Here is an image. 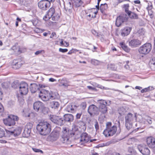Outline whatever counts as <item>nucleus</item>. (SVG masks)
Instances as JSON below:
<instances>
[{
  "mask_svg": "<svg viewBox=\"0 0 155 155\" xmlns=\"http://www.w3.org/2000/svg\"><path fill=\"white\" fill-rule=\"evenodd\" d=\"M107 4H101L100 7V9L101 12H103L104 10L107 9Z\"/></svg>",
  "mask_w": 155,
  "mask_h": 155,
  "instance_id": "37",
  "label": "nucleus"
},
{
  "mask_svg": "<svg viewBox=\"0 0 155 155\" xmlns=\"http://www.w3.org/2000/svg\"><path fill=\"white\" fill-rule=\"evenodd\" d=\"M120 45L122 48L126 52H128L130 51V49L125 45L124 42H121L120 43Z\"/></svg>",
  "mask_w": 155,
  "mask_h": 155,
  "instance_id": "24",
  "label": "nucleus"
},
{
  "mask_svg": "<svg viewBox=\"0 0 155 155\" xmlns=\"http://www.w3.org/2000/svg\"><path fill=\"white\" fill-rule=\"evenodd\" d=\"M50 106L52 108H58L59 106V104L57 101H53L50 103Z\"/></svg>",
  "mask_w": 155,
  "mask_h": 155,
  "instance_id": "28",
  "label": "nucleus"
},
{
  "mask_svg": "<svg viewBox=\"0 0 155 155\" xmlns=\"http://www.w3.org/2000/svg\"><path fill=\"white\" fill-rule=\"evenodd\" d=\"M18 119V117L16 116L11 115L8 117L3 120L4 124L9 126H11L15 125V121Z\"/></svg>",
  "mask_w": 155,
  "mask_h": 155,
  "instance_id": "5",
  "label": "nucleus"
},
{
  "mask_svg": "<svg viewBox=\"0 0 155 155\" xmlns=\"http://www.w3.org/2000/svg\"><path fill=\"white\" fill-rule=\"evenodd\" d=\"M107 68H110L114 71H115L116 69V67L114 64H108Z\"/></svg>",
  "mask_w": 155,
  "mask_h": 155,
  "instance_id": "40",
  "label": "nucleus"
},
{
  "mask_svg": "<svg viewBox=\"0 0 155 155\" xmlns=\"http://www.w3.org/2000/svg\"><path fill=\"white\" fill-rule=\"evenodd\" d=\"M91 138L86 133H82L81 135L79 143L81 145H83L88 142Z\"/></svg>",
  "mask_w": 155,
  "mask_h": 155,
  "instance_id": "12",
  "label": "nucleus"
},
{
  "mask_svg": "<svg viewBox=\"0 0 155 155\" xmlns=\"http://www.w3.org/2000/svg\"><path fill=\"white\" fill-rule=\"evenodd\" d=\"M55 12V10L54 8L52 7L50 8L47 12L46 15L43 18V19L45 21H47L51 19Z\"/></svg>",
  "mask_w": 155,
  "mask_h": 155,
  "instance_id": "16",
  "label": "nucleus"
},
{
  "mask_svg": "<svg viewBox=\"0 0 155 155\" xmlns=\"http://www.w3.org/2000/svg\"><path fill=\"white\" fill-rule=\"evenodd\" d=\"M22 62L20 59L14 60L12 63V66L13 68L17 69L19 68L22 65Z\"/></svg>",
  "mask_w": 155,
  "mask_h": 155,
  "instance_id": "20",
  "label": "nucleus"
},
{
  "mask_svg": "<svg viewBox=\"0 0 155 155\" xmlns=\"http://www.w3.org/2000/svg\"><path fill=\"white\" fill-rule=\"evenodd\" d=\"M4 110V108L2 106V104L0 102V112H2Z\"/></svg>",
  "mask_w": 155,
  "mask_h": 155,
  "instance_id": "61",
  "label": "nucleus"
},
{
  "mask_svg": "<svg viewBox=\"0 0 155 155\" xmlns=\"http://www.w3.org/2000/svg\"><path fill=\"white\" fill-rule=\"evenodd\" d=\"M119 114L121 115L124 114L126 112V109L123 107H120L118 110Z\"/></svg>",
  "mask_w": 155,
  "mask_h": 155,
  "instance_id": "36",
  "label": "nucleus"
},
{
  "mask_svg": "<svg viewBox=\"0 0 155 155\" xmlns=\"http://www.w3.org/2000/svg\"><path fill=\"white\" fill-rule=\"evenodd\" d=\"M32 149L36 153L40 152L41 153H43V151L42 150L39 149L32 148Z\"/></svg>",
  "mask_w": 155,
  "mask_h": 155,
  "instance_id": "47",
  "label": "nucleus"
},
{
  "mask_svg": "<svg viewBox=\"0 0 155 155\" xmlns=\"http://www.w3.org/2000/svg\"><path fill=\"white\" fill-rule=\"evenodd\" d=\"M120 45L122 48L126 52H128L130 51V49L125 45L124 42H121L120 43Z\"/></svg>",
  "mask_w": 155,
  "mask_h": 155,
  "instance_id": "26",
  "label": "nucleus"
},
{
  "mask_svg": "<svg viewBox=\"0 0 155 155\" xmlns=\"http://www.w3.org/2000/svg\"><path fill=\"white\" fill-rule=\"evenodd\" d=\"M33 126L32 124L31 123H28L26 125L25 128L29 129V130H31V129L32 128Z\"/></svg>",
  "mask_w": 155,
  "mask_h": 155,
  "instance_id": "42",
  "label": "nucleus"
},
{
  "mask_svg": "<svg viewBox=\"0 0 155 155\" xmlns=\"http://www.w3.org/2000/svg\"><path fill=\"white\" fill-rule=\"evenodd\" d=\"M54 37H56V34L55 32H53L52 33L51 35L50 36V38H52Z\"/></svg>",
  "mask_w": 155,
  "mask_h": 155,
  "instance_id": "62",
  "label": "nucleus"
},
{
  "mask_svg": "<svg viewBox=\"0 0 155 155\" xmlns=\"http://www.w3.org/2000/svg\"><path fill=\"white\" fill-rule=\"evenodd\" d=\"M44 105V104L40 101L36 102L33 104L34 109L35 111L39 112L41 110Z\"/></svg>",
  "mask_w": 155,
  "mask_h": 155,
  "instance_id": "18",
  "label": "nucleus"
},
{
  "mask_svg": "<svg viewBox=\"0 0 155 155\" xmlns=\"http://www.w3.org/2000/svg\"><path fill=\"white\" fill-rule=\"evenodd\" d=\"M35 31L37 33H40L42 32L43 31L42 30V29H40L39 28H36L35 29Z\"/></svg>",
  "mask_w": 155,
  "mask_h": 155,
  "instance_id": "55",
  "label": "nucleus"
},
{
  "mask_svg": "<svg viewBox=\"0 0 155 155\" xmlns=\"http://www.w3.org/2000/svg\"><path fill=\"white\" fill-rule=\"evenodd\" d=\"M147 121L149 124H152V121L150 117H149L147 119Z\"/></svg>",
  "mask_w": 155,
  "mask_h": 155,
  "instance_id": "63",
  "label": "nucleus"
},
{
  "mask_svg": "<svg viewBox=\"0 0 155 155\" xmlns=\"http://www.w3.org/2000/svg\"><path fill=\"white\" fill-rule=\"evenodd\" d=\"M99 103L100 104L99 105H101L104 104L106 105L107 103L104 100H100L99 101Z\"/></svg>",
  "mask_w": 155,
  "mask_h": 155,
  "instance_id": "49",
  "label": "nucleus"
},
{
  "mask_svg": "<svg viewBox=\"0 0 155 155\" xmlns=\"http://www.w3.org/2000/svg\"><path fill=\"white\" fill-rule=\"evenodd\" d=\"M141 43V40L139 39H134L129 41V45L130 46L133 47H136L140 45Z\"/></svg>",
  "mask_w": 155,
  "mask_h": 155,
  "instance_id": "17",
  "label": "nucleus"
},
{
  "mask_svg": "<svg viewBox=\"0 0 155 155\" xmlns=\"http://www.w3.org/2000/svg\"><path fill=\"white\" fill-rule=\"evenodd\" d=\"M91 63L92 64L94 65H97L100 64V62L97 60L95 59H92L91 60Z\"/></svg>",
  "mask_w": 155,
  "mask_h": 155,
  "instance_id": "43",
  "label": "nucleus"
},
{
  "mask_svg": "<svg viewBox=\"0 0 155 155\" xmlns=\"http://www.w3.org/2000/svg\"><path fill=\"white\" fill-rule=\"evenodd\" d=\"M129 17L131 18L137 19L138 18V15L135 13L132 12L130 11L129 12L127 13Z\"/></svg>",
  "mask_w": 155,
  "mask_h": 155,
  "instance_id": "31",
  "label": "nucleus"
},
{
  "mask_svg": "<svg viewBox=\"0 0 155 155\" xmlns=\"http://www.w3.org/2000/svg\"><path fill=\"white\" fill-rule=\"evenodd\" d=\"M152 49V45L150 43H146L140 48L139 51L143 54H147L149 53Z\"/></svg>",
  "mask_w": 155,
  "mask_h": 155,
  "instance_id": "8",
  "label": "nucleus"
},
{
  "mask_svg": "<svg viewBox=\"0 0 155 155\" xmlns=\"http://www.w3.org/2000/svg\"><path fill=\"white\" fill-rule=\"evenodd\" d=\"M149 65L151 68L155 70V58H152L150 60L149 62Z\"/></svg>",
  "mask_w": 155,
  "mask_h": 155,
  "instance_id": "30",
  "label": "nucleus"
},
{
  "mask_svg": "<svg viewBox=\"0 0 155 155\" xmlns=\"http://www.w3.org/2000/svg\"><path fill=\"white\" fill-rule=\"evenodd\" d=\"M42 107L41 110H40L39 112L42 113L44 114H47L49 111V109L45 107L44 104Z\"/></svg>",
  "mask_w": 155,
  "mask_h": 155,
  "instance_id": "34",
  "label": "nucleus"
},
{
  "mask_svg": "<svg viewBox=\"0 0 155 155\" xmlns=\"http://www.w3.org/2000/svg\"><path fill=\"white\" fill-rule=\"evenodd\" d=\"M128 151L131 153L134 154L135 153V151L134 150L132 147H130L128 149Z\"/></svg>",
  "mask_w": 155,
  "mask_h": 155,
  "instance_id": "56",
  "label": "nucleus"
},
{
  "mask_svg": "<svg viewBox=\"0 0 155 155\" xmlns=\"http://www.w3.org/2000/svg\"><path fill=\"white\" fill-rule=\"evenodd\" d=\"M129 63V61H127L126 62V63H127V64L126 65H125L124 66V68L127 69H130V67H129V65L128 64V63Z\"/></svg>",
  "mask_w": 155,
  "mask_h": 155,
  "instance_id": "60",
  "label": "nucleus"
},
{
  "mask_svg": "<svg viewBox=\"0 0 155 155\" xmlns=\"http://www.w3.org/2000/svg\"><path fill=\"white\" fill-rule=\"evenodd\" d=\"M74 5L76 7H79L83 4V2L81 0H74Z\"/></svg>",
  "mask_w": 155,
  "mask_h": 155,
  "instance_id": "27",
  "label": "nucleus"
},
{
  "mask_svg": "<svg viewBox=\"0 0 155 155\" xmlns=\"http://www.w3.org/2000/svg\"><path fill=\"white\" fill-rule=\"evenodd\" d=\"M59 134L58 132H52L47 137V140L48 141H53L57 140L59 137Z\"/></svg>",
  "mask_w": 155,
  "mask_h": 155,
  "instance_id": "14",
  "label": "nucleus"
},
{
  "mask_svg": "<svg viewBox=\"0 0 155 155\" xmlns=\"http://www.w3.org/2000/svg\"><path fill=\"white\" fill-rule=\"evenodd\" d=\"M81 107L82 109H84L86 107V103L85 102H82L81 105Z\"/></svg>",
  "mask_w": 155,
  "mask_h": 155,
  "instance_id": "50",
  "label": "nucleus"
},
{
  "mask_svg": "<svg viewBox=\"0 0 155 155\" xmlns=\"http://www.w3.org/2000/svg\"><path fill=\"white\" fill-rule=\"evenodd\" d=\"M88 12L89 13V14H88V13H87V15L86 17L88 20H91L92 18H94L95 17V15H94L92 11L89 10Z\"/></svg>",
  "mask_w": 155,
  "mask_h": 155,
  "instance_id": "29",
  "label": "nucleus"
},
{
  "mask_svg": "<svg viewBox=\"0 0 155 155\" xmlns=\"http://www.w3.org/2000/svg\"><path fill=\"white\" fill-rule=\"evenodd\" d=\"M96 86L97 87L101 89H106L105 87L100 84H97Z\"/></svg>",
  "mask_w": 155,
  "mask_h": 155,
  "instance_id": "57",
  "label": "nucleus"
},
{
  "mask_svg": "<svg viewBox=\"0 0 155 155\" xmlns=\"http://www.w3.org/2000/svg\"><path fill=\"white\" fill-rule=\"evenodd\" d=\"M120 45L122 48L126 52H128L130 51V49L125 45L124 42H121L120 43Z\"/></svg>",
  "mask_w": 155,
  "mask_h": 155,
  "instance_id": "25",
  "label": "nucleus"
},
{
  "mask_svg": "<svg viewBox=\"0 0 155 155\" xmlns=\"http://www.w3.org/2000/svg\"><path fill=\"white\" fill-rule=\"evenodd\" d=\"M147 142L149 147L151 148L155 147V139L154 138L151 137H148L147 139Z\"/></svg>",
  "mask_w": 155,
  "mask_h": 155,
  "instance_id": "19",
  "label": "nucleus"
},
{
  "mask_svg": "<svg viewBox=\"0 0 155 155\" xmlns=\"http://www.w3.org/2000/svg\"><path fill=\"white\" fill-rule=\"evenodd\" d=\"M91 33L95 36H97L98 35V33L94 29L91 30Z\"/></svg>",
  "mask_w": 155,
  "mask_h": 155,
  "instance_id": "54",
  "label": "nucleus"
},
{
  "mask_svg": "<svg viewBox=\"0 0 155 155\" xmlns=\"http://www.w3.org/2000/svg\"><path fill=\"white\" fill-rule=\"evenodd\" d=\"M124 7L125 8V11L126 13H127V12H129L130 11L129 10V5L128 4H125L124 5Z\"/></svg>",
  "mask_w": 155,
  "mask_h": 155,
  "instance_id": "46",
  "label": "nucleus"
},
{
  "mask_svg": "<svg viewBox=\"0 0 155 155\" xmlns=\"http://www.w3.org/2000/svg\"><path fill=\"white\" fill-rule=\"evenodd\" d=\"M148 90L149 91H152L153 90L154 87L152 86H150L147 87Z\"/></svg>",
  "mask_w": 155,
  "mask_h": 155,
  "instance_id": "64",
  "label": "nucleus"
},
{
  "mask_svg": "<svg viewBox=\"0 0 155 155\" xmlns=\"http://www.w3.org/2000/svg\"><path fill=\"white\" fill-rule=\"evenodd\" d=\"M54 0H42L38 3V7L43 10H46L51 5V2H53Z\"/></svg>",
  "mask_w": 155,
  "mask_h": 155,
  "instance_id": "7",
  "label": "nucleus"
},
{
  "mask_svg": "<svg viewBox=\"0 0 155 155\" xmlns=\"http://www.w3.org/2000/svg\"><path fill=\"white\" fill-rule=\"evenodd\" d=\"M99 111L102 114H105L107 111V107L106 105L104 104L99 106Z\"/></svg>",
  "mask_w": 155,
  "mask_h": 155,
  "instance_id": "23",
  "label": "nucleus"
},
{
  "mask_svg": "<svg viewBox=\"0 0 155 155\" xmlns=\"http://www.w3.org/2000/svg\"><path fill=\"white\" fill-rule=\"evenodd\" d=\"M152 5H151V3L150 4L148 5V6L147 7V9L148 11V12L149 13V11L152 8Z\"/></svg>",
  "mask_w": 155,
  "mask_h": 155,
  "instance_id": "59",
  "label": "nucleus"
},
{
  "mask_svg": "<svg viewBox=\"0 0 155 155\" xmlns=\"http://www.w3.org/2000/svg\"><path fill=\"white\" fill-rule=\"evenodd\" d=\"M147 91H149L147 87L144 88L142 89L141 91V92L142 93H143Z\"/></svg>",
  "mask_w": 155,
  "mask_h": 155,
  "instance_id": "58",
  "label": "nucleus"
},
{
  "mask_svg": "<svg viewBox=\"0 0 155 155\" xmlns=\"http://www.w3.org/2000/svg\"><path fill=\"white\" fill-rule=\"evenodd\" d=\"M71 131H69L68 128L66 127L63 128L61 141L63 143L66 144H71V141L69 137Z\"/></svg>",
  "mask_w": 155,
  "mask_h": 155,
  "instance_id": "4",
  "label": "nucleus"
},
{
  "mask_svg": "<svg viewBox=\"0 0 155 155\" xmlns=\"http://www.w3.org/2000/svg\"><path fill=\"white\" fill-rule=\"evenodd\" d=\"M137 148L140 152L143 155H148L150 152L149 149L147 147L139 145L137 146Z\"/></svg>",
  "mask_w": 155,
  "mask_h": 155,
  "instance_id": "15",
  "label": "nucleus"
},
{
  "mask_svg": "<svg viewBox=\"0 0 155 155\" xmlns=\"http://www.w3.org/2000/svg\"><path fill=\"white\" fill-rule=\"evenodd\" d=\"M94 123L95 128L96 130L97 131V130L99 129V126L97 120H96L95 121Z\"/></svg>",
  "mask_w": 155,
  "mask_h": 155,
  "instance_id": "48",
  "label": "nucleus"
},
{
  "mask_svg": "<svg viewBox=\"0 0 155 155\" xmlns=\"http://www.w3.org/2000/svg\"><path fill=\"white\" fill-rule=\"evenodd\" d=\"M23 115L25 117H30V114L28 112V110H23Z\"/></svg>",
  "mask_w": 155,
  "mask_h": 155,
  "instance_id": "45",
  "label": "nucleus"
},
{
  "mask_svg": "<svg viewBox=\"0 0 155 155\" xmlns=\"http://www.w3.org/2000/svg\"><path fill=\"white\" fill-rule=\"evenodd\" d=\"M82 114V112H80L79 113H78L76 116V119H80L81 116Z\"/></svg>",
  "mask_w": 155,
  "mask_h": 155,
  "instance_id": "52",
  "label": "nucleus"
},
{
  "mask_svg": "<svg viewBox=\"0 0 155 155\" xmlns=\"http://www.w3.org/2000/svg\"><path fill=\"white\" fill-rule=\"evenodd\" d=\"M88 111L91 115H97L99 114V111L97 107L93 104L89 106L88 109Z\"/></svg>",
  "mask_w": 155,
  "mask_h": 155,
  "instance_id": "13",
  "label": "nucleus"
},
{
  "mask_svg": "<svg viewBox=\"0 0 155 155\" xmlns=\"http://www.w3.org/2000/svg\"><path fill=\"white\" fill-rule=\"evenodd\" d=\"M31 132V130L25 128L23 133V136L24 137H28L29 136Z\"/></svg>",
  "mask_w": 155,
  "mask_h": 155,
  "instance_id": "32",
  "label": "nucleus"
},
{
  "mask_svg": "<svg viewBox=\"0 0 155 155\" xmlns=\"http://www.w3.org/2000/svg\"><path fill=\"white\" fill-rule=\"evenodd\" d=\"M45 87V86L44 85L39 84L38 86L35 83H33L31 84L30 89L32 93H35L37 91L40 90L39 97L43 101H46L50 99L53 100L55 98L56 96L52 92H49L44 89H39V87L42 88Z\"/></svg>",
  "mask_w": 155,
  "mask_h": 155,
  "instance_id": "1",
  "label": "nucleus"
},
{
  "mask_svg": "<svg viewBox=\"0 0 155 155\" xmlns=\"http://www.w3.org/2000/svg\"><path fill=\"white\" fill-rule=\"evenodd\" d=\"M44 53L45 51L44 50H38L35 53V54L36 55H38L41 53Z\"/></svg>",
  "mask_w": 155,
  "mask_h": 155,
  "instance_id": "51",
  "label": "nucleus"
},
{
  "mask_svg": "<svg viewBox=\"0 0 155 155\" xmlns=\"http://www.w3.org/2000/svg\"><path fill=\"white\" fill-rule=\"evenodd\" d=\"M66 110L68 112H73L74 111V109L71 105H68L66 107Z\"/></svg>",
  "mask_w": 155,
  "mask_h": 155,
  "instance_id": "38",
  "label": "nucleus"
},
{
  "mask_svg": "<svg viewBox=\"0 0 155 155\" xmlns=\"http://www.w3.org/2000/svg\"><path fill=\"white\" fill-rule=\"evenodd\" d=\"M68 51V49H62L61 48H60L59 49V51L62 53H64Z\"/></svg>",
  "mask_w": 155,
  "mask_h": 155,
  "instance_id": "53",
  "label": "nucleus"
},
{
  "mask_svg": "<svg viewBox=\"0 0 155 155\" xmlns=\"http://www.w3.org/2000/svg\"><path fill=\"white\" fill-rule=\"evenodd\" d=\"M60 18V16L58 14L55 12L51 18V20L54 21H56L58 20Z\"/></svg>",
  "mask_w": 155,
  "mask_h": 155,
  "instance_id": "35",
  "label": "nucleus"
},
{
  "mask_svg": "<svg viewBox=\"0 0 155 155\" xmlns=\"http://www.w3.org/2000/svg\"><path fill=\"white\" fill-rule=\"evenodd\" d=\"M117 130L116 125H112L111 122H107L106 123V128L103 134L106 137L112 136L115 134Z\"/></svg>",
  "mask_w": 155,
  "mask_h": 155,
  "instance_id": "3",
  "label": "nucleus"
},
{
  "mask_svg": "<svg viewBox=\"0 0 155 155\" xmlns=\"http://www.w3.org/2000/svg\"><path fill=\"white\" fill-rule=\"evenodd\" d=\"M36 128L39 134L42 135H46L49 134L51 130L50 124L46 121H42L37 125Z\"/></svg>",
  "mask_w": 155,
  "mask_h": 155,
  "instance_id": "2",
  "label": "nucleus"
},
{
  "mask_svg": "<svg viewBox=\"0 0 155 155\" xmlns=\"http://www.w3.org/2000/svg\"><path fill=\"white\" fill-rule=\"evenodd\" d=\"M19 92L21 95H26L28 92V85L27 83L21 82L19 85Z\"/></svg>",
  "mask_w": 155,
  "mask_h": 155,
  "instance_id": "9",
  "label": "nucleus"
},
{
  "mask_svg": "<svg viewBox=\"0 0 155 155\" xmlns=\"http://www.w3.org/2000/svg\"><path fill=\"white\" fill-rule=\"evenodd\" d=\"M5 130L7 136H10L13 135L14 136L13 131H10L7 129H5Z\"/></svg>",
  "mask_w": 155,
  "mask_h": 155,
  "instance_id": "39",
  "label": "nucleus"
},
{
  "mask_svg": "<svg viewBox=\"0 0 155 155\" xmlns=\"http://www.w3.org/2000/svg\"><path fill=\"white\" fill-rule=\"evenodd\" d=\"M5 132L4 130L1 128H0V138L4 137L5 136Z\"/></svg>",
  "mask_w": 155,
  "mask_h": 155,
  "instance_id": "44",
  "label": "nucleus"
},
{
  "mask_svg": "<svg viewBox=\"0 0 155 155\" xmlns=\"http://www.w3.org/2000/svg\"><path fill=\"white\" fill-rule=\"evenodd\" d=\"M132 28L130 27H126L121 31V35L124 37L128 35L131 30Z\"/></svg>",
  "mask_w": 155,
  "mask_h": 155,
  "instance_id": "21",
  "label": "nucleus"
},
{
  "mask_svg": "<svg viewBox=\"0 0 155 155\" xmlns=\"http://www.w3.org/2000/svg\"><path fill=\"white\" fill-rule=\"evenodd\" d=\"M136 115L130 113L128 114L125 117V125L127 128L130 130L132 128V123Z\"/></svg>",
  "mask_w": 155,
  "mask_h": 155,
  "instance_id": "6",
  "label": "nucleus"
},
{
  "mask_svg": "<svg viewBox=\"0 0 155 155\" xmlns=\"http://www.w3.org/2000/svg\"><path fill=\"white\" fill-rule=\"evenodd\" d=\"M50 118L53 122L61 126L63 124V120L59 117L54 115H51Z\"/></svg>",
  "mask_w": 155,
  "mask_h": 155,
  "instance_id": "11",
  "label": "nucleus"
},
{
  "mask_svg": "<svg viewBox=\"0 0 155 155\" xmlns=\"http://www.w3.org/2000/svg\"><path fill=\"white\" fill-rule=\"evenodd\" d=\"M73 115L71 114H67L64 115V120L65 122H71L74 120Z\"/></svg>",
  "mask_w": 155,
  "mask_h": 155,
  "instance_id": "22",
  "label": "nucleus"
},
{
  "mask_svg": "<svg viewBox=\"0 0 155 155\" xmlns=\"http://www.w3.org/2000/svg\"><path fill=\"white\" fill-rule=\"evenodd\" d=\"M14 136L15 137L19 135L21 132V127H18L14 130Z\"/></svg>",
  "mask_w": 155,
  "mask_h": 155,
  "instance_id": "33",
  "label": "nucleus"
},
{
  "mask_svg": "<svg viewBox=\"0 0 155 155\" xmlns=\"http://www.w3.org/2000/svg\"><path fill=\"white\" fill-rule=\"evenodd\" d=\"M144 30L143 28H141L139 29L137 31V33L138 34L139 36H142L144 35Z\"/></svg>",
  "mask_w": 155,
  "mask_h": 155,
  "instance_id": "41",
  "label": "nucleus"
},
{
  "mask_svg": "<svg viewBox=\"0 0 155 155\" xmlns=\"http://www.w3.org/2000/svg\"><path fill=\"white\" fill-rule=\"evenodd\" d=\"M128 17L125 14H121L118 17L116 21V25L117 27H119L124 22L126 21Z\"/></svg>",
  "mask_w": 155,
  "mask_h": 155,
  "instance_id": "10",
  "label": "nucleus"
}]
</instances>
